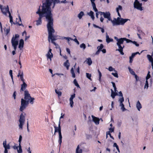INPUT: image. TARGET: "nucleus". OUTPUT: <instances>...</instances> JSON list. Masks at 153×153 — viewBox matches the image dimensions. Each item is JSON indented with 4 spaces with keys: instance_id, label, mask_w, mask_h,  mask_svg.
Returning <instances> with one entry per match:
<instances>
[{
    "instance_id": "obj_6",
    "label": "nucleus",
    "mask_w": 153,
    "mask_h": 153,
    "mask_svg": "<svg viewBox=\"0 0 153 153\" xmlns=\"http://www.w3.org/2000/svg\"><path fill=\"white\" fill-rule=\"evenodd\" d=\"M28 105V101L24 100L23 98L21 99V104L19 110L21 111H23Z\"/></svg>"
},
{
    "instance_id": "obj_41",
    "label": "nucleus",
    "mask_w": 153,
    "mask_h": 153,
    "mask_svg": "<svg viewBox=\"0 0 153 153\" xmlns=\"http://www.w3.org/2000/svg\"><path fill=\"white\" fill-rule=\"evenodd\" d=\"M62 135H59V143L60 145L62 142Z\"/></svg>"
},
{
    "instance_id": "obj_27",
    "label": "nucleus",
    "mask_w": 153,
    "mask_h": 153,
    "mask_svg": "<svg viewBox=\"0 0 153 153\" xmlns=\"http://www.w3.org/2000/svg\"><path fill=\"white\" fill-rule=\"evenodd\" d=\"M79 146L78 145L76 149V153H82V149H79Z\"/></svg>"
},
{
    "instance_id": "obj_10",
    "label": "nucleus",
    "mask_w": 153,
    "mask_h": 153,
    "mask_svg": "<svg viewBox=\"0 0 153 153\" xmlns=\"http://www.w3.org/2000/svg\"><path fill=\"white\" fill-rule=\"evenodd\" d=\"M19 35L18 34H15V36H13L11 40V42L19 43L18 39L19 38Z\"/></svg>"
},
{
    "instance_id": "obj_61",
    "label": "nucleus",
    "mask_w": 153,
    "mask_h": 153,
    "mask_svg": "<svg viewBox=\"0 0 153 153\" xmlns=\"http://www.w3.org/2000/svg\"><path fill=\"white\" fill-rule=\"evenodd\" d=\"M73 40L75 42H76L77 44V45H78L79 44V42L78 41L76 38L73 39Z\"/></svg>"
},
{
    "instance_id": "obj_3",
    "label": "nucleus",
    "mask_w": 153,
    "mask_h": 153,
    "mask_svg": "<svg viewBox=\"0 0 153 153\" xmlns=\"http://www.w3.org/2000/svg\"><path fill=\"white\" fill-rule=\"evenodd\" d=\"M128 20H130V19H123L121 18L120 17H118L117 19L114 18L113 20L111 21L113 25H123Z\"/></svg>"
},
{
    "instance_id": "obj_31",
    "label": "nucleus",
    "mask_w": 153,
    "mask_h": 153,
    "mask_svg": "<svg viewBox=\"0 0 153 153\" xmlns=\"http://www.w3.org/2000/svg\"><path fill=\"white\" fill-rule=\"evenodd\" d=\"M135 55L132 53L131 56L129 57V62L132 63L133 61V58L135 56Z\"/></svg>"
},
{
    "instance_id": "obj_23",
    "label": "nucleus",
    "mask_w": 153,
    "mask_h": 153,
    "mask_svg": "<svg viewBox=\"0 0 153 153\" xmlns=\"http://www.w3.org/2000/svg\"><path fill=\"white\" fill-rule=\"evenodd\" d=\"M136 107L137 109V110L139 111H140V109L142 108L140 102L138 101L137 102L136 104Z\"/></svg>"
},
{
    "instance_id": "obj_35",
    "label": "nucleus",
    "mask_w": 153,
    "mask_h": 153,
    "mask_svg": "<svg viewBox=\"0 0 153 153\" xmlns=\"http://www.w3.org/2000/svg\"><path fill=\"white\" fill-rule=\"evenodd\" d=\"M23 72L22 71V75L20 77V78L21 80L22 81V82L23 83V82H25V80L24 79L23 77Z\"/></svg>"
},
{
    "instance_id": "obj_5",
    "label": "nucleus",
    "mask_w": 153,
    "mask_h": 153,
    "mask_svg": "<svg viewBox=\"0 0 153 153\" xmlns=\"http://www.w3.org/2000/svg\"><path fill=\"white\" fill-rule=\"evenodd\" d=\"M99 14L101 16H103L104 18L107 19V23L108 22V21L111 22L112 19L111 16V13L109 11H106L105 12H102L99 11ZM104 18L101 16L100 19V20L101 22H103L104 20Z\"/></svg>"
},
{
    "instance_id": "obj_54",
    "label": "nucleus",
    "mask_w": 153,
    "mask_h": 153,
    "mask_svg": "<svg viewBox=\"0 0 153 153\" xmlns=\"http://www.w3.org/2000/svg\"><path fill=\"white\" fill-rule=\"evenodd\" d=\"M118 96H119V97H121L119 98H123V94L121 91H120L119 92V94Z\"/></svg>"
},
{
    "instance_id": "obj_50",
    "label": "nucleus",
    "mask_w": 153,
    "mask_h": 153,
    "mask_svg": "<svg viewBox=\"0 0 153 153\" xmlns=\"http://www.w3.org/2000/svg\"><path fill=\"white\" fill-rule=\"evenodd\" d=\"M55 92L59 96H60L61 95L62 93L60 91H59L56 90H55Z\"/></svg>"
},
{
    "instance_id": "obj_39",
    "label": "nucleus",
    "mask_w": 153,
    "mask_h": 153,
    "mask_svg": "<svg viewBox=\"0 0 153 153\" xmlns=\"http://www.w3.org/2000/svg\"><path fill=\"white\" fill-rule=\"evenodd\" d=\"M9 18L10 19V22L11 24H13L14 25H16L18 23L17 22H16V23H15L13 22L12 16H11Z\"/></svg>"
},
{
    "instance_id": "obj_34",
    "label": "nucleus",
    "mask_w": 153,
    "mask_h": 153,
    "mask_svg": "<svg viewBox=\"0 0 153 153\" xmlns=\"http://www.w3.org/2000/svg\"><path fill=\"white\" fill-rule=\"evenodd\" d=\"M2 12L5 15H6V13L7 11V7L5 8H3V9H2L1 10Z\"/></svg>"
},
{
    "instance_id": "obj_59",
    "label": "nucleus",
    "mask_w": 153,
    "mask_h": 153,
    "mask_svg": "<svg viewBox=\"0 0 153 153\" xmlns=\"http://www.w3.org/2000/svg\"><path fill=\"white\" fill-rule=\"evenodd\" d=\"M17 152L18 153H22V148H19V149H17Z\"/></svg>"
},
{
    "instance_id": "obj_37",
    "label": "nucleus",
    "mask_w": 153,
    "mask_h": 153,
    "mask_svg": "<svg viewBox=\"0 0 153 153\" xmlns=\"http://www.w3.org/2000/svg\"><path fill=\"white\" fill-rule=\"evenodd\" d=\"M111 83L112 84L113 87L114 88V91L115 92H118V91L117 90V88L115 83L113 82H111Z\"/></svg>"
},
{
    "instance_id": "obj_60",
    "label": "nucleus",
    "mask_w": 153,
    "mask_h": 153,
    "mask_svg": "<svg viewBox=\"0 0 153 153\" xmlns=\"http://www.w3.org/2000/svg\"><path fill=\"white\" fill-rule=\"evenodd\" d=\"M151 77V75L150 74H147V76L146 77V80H148Z\"/></svg>"
},
{
    "instance_id": "obj_46",
    "label": "nucleus",
    "mask_w": 153,
    "mask_h": 153,
    "mask_svg": "<svg viewBox=\"0 0 153 153\" xmlns=\"http://www.w3.org/2000/svg\"><path fill=\"white\" fill-rule=\"evenodd\" d=\"M75 97V94H74L72 95L69 99V100H73V99Z\"/></svg>"
},
{
    "instance_id": "obj_47",
    "label": "nucleus",
    "mask_w": 153,
    "mask_h": 153,
    "mask_svg": "<svg viewBox=\"0 0 153 153\" xmlns=\"http://www.w3.org/2000/svg\"><path fill=\"white\" fill-rule=\"evenodd\" d=\"M92 7H93V10H94V11H95L96 13H98V12H99L97 9V8L96 7V5H93L92 6Z\"/></svg>"
},
{
    "instance_id": "obj_22",
    "label": "nucleus",
    "mask_w": 153,
    "mask_h": 153,
    "mask_svg": "<svg viewBox=\"0 0 153 153\" xmlns=\"http://www.w3.org/2000/svg\"><path fill=\"white\" fill-rule=\"evenodd\" d=\"M88 14L91 16L92 20H94V13L92 11H91L89 13H88Z\"/></svg>"
},
{
    "instance_id": "obj_26",
    "label": "nucleus",
    "mask_w": 153,
    "mask_h": 153,
    "mask_svg": "<svg viewBox=\"0 0 153 153\" xmlns=\"http://www.w3.org/2000/svg\"><path fill=\"white\" fill-rule=\"evenodd\" d=\"M84 13L83 11H81L78 15L77 17L80 19H81L83 16L84 15Z\"/></svg>"
},
{
    "instance_id": "obj_7",
    "label": "nucleus",
    "mask_w": 153,
    "mask_h": 153,
    "mask_svg": "<svg viewBox=\"0 0 153 153\" xmlns=\"http://www.w3.org/2000/svg\"><path fill=\"white\" fill-rule=\"evenodd\" d=\"M142 4L140 3L138 0H135L134 3V7L137 10L142 11L143 10V7L142 6Z\"/></svg>"
},
{
    "instance_id": "obj_36",
    "label": "nucleus",
    "mask_w": 153,
    "mask_h": 153,
    "mask_svg": "<svg viewBox=\"0 0 153 153\" xmlns=\"http://www.w3.org/2000/svg\"><path fill=\"white\" fill-rule=\"evenodd\" d=\"M116 11L117 12V13H118L119 12V10H122V7L120 5H119L118 7H117L116 9Z\"/></svg>"
},
{
    "instance_id": "obj_16",
    "label": "nucleus",
    "mask_w": 153,
    "mask_h": 153,
    "mask_svg": "<svg viewBox=\"0 0 153 153\" xmlns=\"http://www.w3.org/2000/svg\"><path fill=\"white\" fill-rule=\"evenodd\" d=\"M111 97L113 99H114L115 96L118 95V94L117 93L118 92H114L112 89H111Z\"/></svg>"
},
{
    "instance_id": "obj_15",
    "label": "nucleus",
    "mask_w": 153,
    "mask_h": 153,
    "mask_svg": "<svg viewBox=\"0 0 153 153\" xmlns=\"http://www.w3.org/2000/svg\"><path fill=\"white\" fill-rule=\"evenodd\" d=\"M24 40L22 39H21L20 40L19 48L20 50H21L23 48L24 46Z\"/></svg>"
},
{
    "instance_id": "obj_8",
    "label": "nucleus",
    "mask_w": 153,
    "mask_h": 153,
    "mask_svg": "<svg viewBox=\"0 0 153 153\" xmlns=\"http://www.w3.org/2000/svg\"><path fill=\"white\" fill-rule=\"evenodd\" d=\"M25 121V117L23 114V113H22L20 115L19 120V127L20 128L22 129L23 128V126L24 124Z\"/></svg>"
},
{
    "instance_id": "obj_14",
    "label": "nucleus",
    "mask_w": 153,
    "mask_h": 153,
    "mask_svg": "<svg viewBox=\"0 0 153 153\" xmlns=\"http://www.w3.org/2000/svg\"><path fill=\"white\" fill-rule=\"evenodd\" d=\"M27 85L25 82H23V84L21 85V88L20 89V91H25L26 88L27 87Z\"/></svg>"
},
{
    "instance_id": "obj_40",
    "label": "nucleus",
    "mask_w": 153,
    "mask_h": 153,
    "mask_svg": "<svg viewBox=\"0 0 153 153\" xmlns=\"http://www.w3.org/2000/svg\"><path fill=\"white\" fill-rule=\"evenodd\" d=\"M80 47L81 48H82L83 50H84L86 48L85 45L84 43H82L80 45Z\"/></svg>"
},
{
    "instance_id": "obj_53",
    "label": "nucleus",
    "mask_w": 153,
    "mask_h": 153,
    "mask_svg": "<svg viewBox=\"0 0 153 153\" xmlns=\"http://www.w3.org/2000/svg\"><path fill=\"white\" fill-rule=\"evenodd\" d=\"M7 12H8V13H9V17H10L11 16H11V13H10V11H9V7H8V6H7Z\"/></svg>"
},
{
    "instance_id": "obj_1",
    "label": "nucleus",
    "mask_w": 153,
    "mask_h": 153,
    "mask_svg": "<svg viewBox=\"0 0 153 153\" xmlns=\"http://www.w3.org/2000/svg\"><path fill=\"white\" fill-rule=\"evenodd\" d=\"M43 0H42L41 11L39 7L38 11L36 12V13L38 14L39 16L38 20L36 21V25L38 26L41 25L42 23V18L45 17L46 21L48 22L47 27L48 31L53 28V19L51 7L52 2L51 0H46L45 2H43Z\"/></svg>"
},
{
    "instance_id": "obj_64",
    "label": "nucleus",
    "mask_w": 153,
    "mask_h": 153,
    "mask_svg": "<svg viewBox=\"0 0 153 153\" xmlns=\"http://www.w3.org/2000/svg\"><path fill=\"white\" fill-rule=\"evenodd\" d=\"M66 50L67 52L68 53V54H71L69 48H67L66 49Z\"/></svg>"
},
{
    "instance_id": "obj_12",
    "label": "nucleus",
    "mask_w": 153,
    "mask_h": 153,
    "mask_svg": "<svg viewBox=\"0 0 153 153\" xmlns=\"http://www.w3.org/2000/svg\"><path fill=\"white\" fill-rule=\"evenodd\" d=\"M52 49L50 48L49 50L46 54V56L48 59H50V60H51V58L53 57V54L51 53Z\"/></svg>"
},
{
    "instance_id": "obj_20",
    "label": "nucleus",
    "mask_w": 153,
    "mask_h": 153,
    "mask_svg": "<svg viewBox=\"0 0 153 153\" xmlns=\"http://www.w3.org/2000/svg\"><path fill=\"white\" fill-rule=\"evenodd\" d=\"M122 39L123 40V41H122V42L121 43V45H123V44L124 41H126L127 43L131 42H132V40L129 39H127L126 38H123Z\"/></svg>"
},
{
    "instance_id": "obj_4",
    "label": "nucleus",
    "mask_w": 153,
    "mask_h": 153,
    "mask_svg": "<svg viewBox=\"0 0 153 153\" xmlns=\"http://www.w3.org/2000/svg\"><path fill=\"white\" fill-rule=\"evenodd\" d=\"M114 39L117 42L116 45L118 47V48L116 50V51H118L120 54L122 55L124 54V53L123 52V49L124 48V45H121V43L123 41V38L118 39L117 37L114 36Z\"/></svg>"
},
{
    "instance_id": "obj_32",
    "label": "nucleus",
    "mask_w": 153,
    "mask_h": 153,
    "mask_svg": "<svg viewBox=\"0 0 153 153\" xmlns=\"http://www.w3.org/2000/svg\"><path fill=\"white\" fill-rule=\"evenodd\" d=\"M71 73L72 74V76L73 78H75V75L74 71L73 68H72L71 70Z\"/></svg>"
},
{
    "instance_id": "obj_57",
    "label": "nucleus",
    "mask_w": 153,
    "mask_h": 153,
    "mask_svg": "<svg viewBox=\"0 0 153 153\" xmlns=\"http://www.w3.org/2000/svg\"><path fill=\"white\" fill-rule=\"evenodd\" d=\"M114 127H113V128L111 127V128H109V131H110V132H114Z\"/></svg>"
},
{
    "instance_id": "obj_48",
    "label": "nucleus",
    "mask_w": 153,
    "mask_h": 153,
    "mask_svg": "<svg viewBox=\"0 0 153 153\" xmlns=\"http://www.w3.org/2000/svg\"><path fill=\"white\" fill-rule=\"evenodd\" d=\"M92 7H93V10H94V11H95L96 13H98V12H99L97 9V8L96 7V5H93L92 6Z\"/></svg>"
},
{
    "instance_id": "obj_44",
    "label": "nucleus",
    "mask_w": 153,
    "mask_h": 153,
    "mask_svg": "<svg viewBox=\"0 0 153 153\" xmlns=\"http://www.w3.org/2000/svg\"><path fill=\"white\" fill-rule=\"evenodd\" d=\"M98 72L99 74V81L100 82H101V77L102 76V74L99 70H98Z\"/></svg>"
},
{
    "instance_id": "obj_30",
    "label": "nucleus",
    "mask_w": 153,
    "mask_h": 153,
    "mask_svg": "<svg viewBox=\"0 0 153 153\" xmlns=\"http://www.w3.org/2000/svg\"><path fill=\"white\" fill-rule=\"evenodd\" d=\"M66 39L68 41V42L70 41V40H73V39H72V38L70 37H62V39Z\"/></svg>"
},
{
    "instance_id": "obj_58",
    "label": "nucleus",
    "mask_w": 153,
    "mask_h": 153,
    "mask_svg": "<svg viewBox=\"0 0 153 153\" xmlns=\"http://www.w3.org/2000/svg\"><path fill=\"white\" fill-rule=\"evenodd\" d=\"M134 44L136 46L138 47L139 46V44L137 43V42L135 41H132L131 42Z\"/></svg>"
},
{
    "instance_id": "obj_33",
    "label": "nucleus",
    "mask_w": 153,
    "mask_h": 153,
    "mask_svg": "<svg viewBox=\"0 0 153 153\" xmlns=\"http://www.w3.org/2000/svg\"><path fill=\"white\" fill-rule=\"evenodd\" d=\"M128 69L130 72V73L132 75H135V73L134 72L133 70L131 68L129 67H128Z\"/></svg>"
},
{
    "instance_id": "obj_63",
    "label": "nucleus",
    "mask_w": 153,
    "mask_h": 153,
    "mask_svg": "<svg viewBox=\"0 0 153 153\" xmlns=\"http://www.w3.org/2000/svg\"><path fill=\"white\" fill-rule=\"evenodd\" d=\"M114 69L111 66L109 67L108 69V70L110 71H113Z\"/></svg>"
},
{
    "instance_id": "obj_55",
    "label": "nucleus",
    "mask_w": 153,
    "mask_h": 153,
    "mask_svg": "<svg viewBox=\"0 0 153 153\" xmlns=\"http://www.w3.org/2000/svg\"><path fill=\"white\" fill-rule=\"evenodd\" d=\"M13 71L12 70H10L9 71V74L11 77V79H13Z\"/></svg>"
},
{
    "instance_id": "obj_17",
    "label": "nucleus",
    "mask_w": 153,
    "mask_h": 153,
    "mask_svg": "<svg viewBox=\"0 0 153 153\" xmlns=\"http://www.w3.org/2000/svg\"><path fill=\"white\" fill-rule=\"evenodd\" d=\"M7 141L6 140H5L3 142V145L4 149L5 148L6 149H10V146L9 144L7 145Z\"/></svg>"
},
{
    "instance_id": "obj_13",
    "label": "nucleus",
    "mask_w": 153,
    "mask_h": 153,
    "mask_svg": "<svg viewBox=\"0 0 153 153\" xmlns=\"http://www.w3.org/2000/svg\"><path fill=\"white\" fill-rule=\"evenodd\" d=\"M91 117L92 118V120L96 125H98L99 124L100 119L93 115H92Z\"/></svg>"
},
{
    "instance_id": "obj_21",
    "label": "nucleus",
    "mask_w": 153,
    "mask_h": 153,
    "mask_svg": "<svg viewBox=\"0 0 153 153\" xmlns=\"http://www.w3.org/2000/svg\"><path fill=\"white\" fill-rule=\"evenodd\" d=\"M60 129H61V127L60 126V119L59 120V124H58V126L56 127V126H54V128H55V133L57 132H58V130H59V128Z\"/></svg>"
},
{
    "instance_id": "obj_52",
    "label": "nucleus",
    "mask_w": 153,
    "mask_h": 153,
    "mask_svg": "<svg viewBox=\"0 0 153 153\" xmlns=\"http://www.w3.org/2000/svg\"><path fill=\"white\" fill-rule=\"evenodd\" d=\"M111 74L116 77L118 78V74L117 72L112 73Z\"/></svg>"
},
{
    "instance_id": "obj_45",
    "label": "nucleus",
    "mask_w": 153,
    "mask_h": 153,
    "mask_svg": "<svg viewBox=\"0 0 153 153\" xmlns=\"http://www.w3.org/2000/svg\"><path fill=\"white\" fill-rule=\"evenodd\" d=\"M106 134H107V135H109L110 137L112 139H114V138L111 135V134L110 133V131H107L106 132Z\"/></svg>"
},
{
    "instance_id": "obj_24",
    "label": "nucleus",
    "mask_w": 153,
    "mask_h": 153,
    "mask_svg": "<svg viewBox=\"0 0 153 153\" xmlns=\"http://www.w3.org/2000/svg\"><path fill=\"white\" fill-rule=\"evenodd\" d=\"M64 66L67 69H68L70 66V63L69 62L68 60H67L64 63Z\"/></svg>"
},
{
    "instance_id": "obj_56",
    "label": "nucleus",
    "mask_w": 153,
    "mask_h": 153,
    "mask_svg": "<svg viewBox=\"0 0 153 153\" xmlns=\"http://www.w3.org/2000/svg\"><path fill=\"white\" fill-rule=\"evenodd\" d=\"M70 104L71 107L72 108L74 104V102L73 100H69Z\"/></svg>"
},
{
    "instance_id": "obj_25",
    "label": "nucleus",
    "mask_w": 153,
    "mask_h": 153,
    "mask_svg": "<svg viewBox=\"0 0 153 153\" xmlns=\"http://www.w3.org/2000/svg\"><path fill=\"white\" fill-rule=\"evenodd\" d=\"M35 100V99L33 97H31L29 99H28L27 100V101H28V104L29 102L31 105L33 104L34 101Z\"/></svg>"
},
{
    "instance_id": "obj_28",
    "label": "nucleus",
    "mask_w": 153,
    "mask_h": 153,
    "mask_svg": "<svg viewBox=\"0 0 153 153\" xmlns=\"http://www.w3.org/2000/svg\"><path fill=\"white\" fill-rule=\"evenodd\" d=\"M12 46L13 48L14 51H16L17 48V45L18 44V43H11Z\"/></svg>"
},
{
    "instance_id": "obj_38",
    "label": "nucleus",
    "mask_w": 153,
    "mask_h": 153,
    "mask_svg": "<svg viewBox=\"0 0 153 153\" xmlns=\"http://www.w3.org/2000/svg\"><path fill=\"white\" fill-rule=\"evenodd\" d=\"M103 45L102 44H100V46H98L97 47V48L100 51H101L102 50V49L103 48Z\"/></svg>"
},
{
    "instance_id": "obj_51",
    "label": "nucleus",
    "mask_w": 153,
    "mask_h": 153,
    "mask_svg": "<svg viewBox=\"0 0 153 153\" xmlns=\"http://www.w3.org/2000/svg\"><path fill=\"white\" fill-rule=\"evenodd\" d=\"M146 87V89H147L149 87V84L148 80H146V83L145 84L144 88H145Z\"/></svg>"
},
{
    "instance_id": "obj_42",
    "label": "nucleus",
    "mask_w": 153,
    "mask_h": 153,
    "mask_svg": "<svg viewBox=\"0 0 153 153\" xmlns=\"http://www.w3.org/2000/svg\"><path fill=\"white\" fill-rule=\"evenodd\" d=\"M74 84L77 87H80L79 86L78 84V83L77 81L76 80V79H75L74 80Z\"/></svg>"
},
{
    "instance_id": "obj_18",
    "label": "nucleus",
    "mask_w": 153,
    "mask_h": 153,
    "mask_svg": "<svg viewBox=\"0 0 153 153\" xmlns=\"http://www.w3.org/2000/svg\"><path fill=\"white\" fill-rule=\"evenodd\" d=\"M86 62L89 65H91L92 63V61L91 58H87L85 62Z\"/></svg>"
},
{
    "instance_id": "obj_9",
    "label": "nucleus",
    "mask_w": 153,
    "mask_h": 153,
    "mask_svg": "<svg viewBox=\"0 0 153 153\" xmlns=\"http://www.w3.org/2000/svg\"><path fill=\"white\" fill-rule=\"evenodd\" d=\"M124 101V98H119L118 101L120 103L119 106L121 107V109L122 111L124 112L127 110L124 107V105L123 103V102Z\"/></svg>"
},
{
    "instance_id": "obj_43",
    "label": "nucleus",
    "mask_w": 153,
    "mask_h": 153,
    "mask_svg": "<svg viewBox=\"0 0 153 153\" xmlns=\"http://www.w3.org/2000/svg\"><path fill=\"white\" fill-rule=\"evenodd\" d=\"M86 76L87 78L90 80H91V74L88 73H86Z\"/></svg>"
},
{
    "instance_id": "obj_62",
    "label": "nucleus",
    "mask_w": 153,
    "mask_h": 153,
    "mask_svg": "<svg viewBox=\"0 0 153 153\" xmlns=\"http://www.w3.org/2000/svg\"><path fill=\"white\" fill-rule=\"evenodd\" d=\"M22 137L21 135H20L19 136V143H21L22 140Z\"/></svg>"
},
{
    "instance_id": "obj_29",
    "label": "nucleus",
    "mask_w": 153,
    "mask_h": 153,
    "mask_svg": "<svg viewBox=\"0 0 153 153\" xmlns=\"http://www.w3.org/2000/svg\"><path fill=\"white\" fill-rule=\"evenodd\" d=\"M147 56L149 62L151 63L153 62V59L151 56L149 55H147Z\"/></svg>"
},
{
    "instance_id": "obj_19",
    "label": "nucleus",
    "mask_w": 153,
    "mask_h": 153,
    "mask_svg": "<svg viewBox=\"0 0 153 153\" xmlns=\"http://www.w3.org/2000/svg\"><path fill=\"white\" fill-rule=\"evenodd\" d=\"M106 42L107 43H109L110 42L113 41V39L111 38H110L107 34L106 36Z\"/></svg>"
},
{
    "instance_id": "obj_11",
    "label": "nucleus",
    "mask_w": 153,
    "mask_h": 153,
    "mask_svg": "<svg viewBox=\"0 0 153 153\" xmlns=\"http://www.w3.org/2000/svg\"><path fill=\"white\" fill-rule=\"evenodd\" d=\"M31 97L29 93V91L27 90H25L24 99L27 100L30 98H31Z\"/></svg>"
},
{
    "instance_id": "obj_2",
    "label": "nucleus",
    "mask_w": 153,
    "mask_h": 153,
    "mask_svg": "<svg viewBox=\"0 0 153 153\" xmlns=\"http://www.w3.org/2000/svg\"><path fill=\"white\" fill-rule=\"evenodd\" d=\"M52 29H51L48 31V40L49 42H50V40L51 39V42L53 44L56 46V47L58 46L59 48L60 47L59 45L54 42V41L58 39L57 37L58 36L53 34V33L55 32V30L53 28Z\"/></svg>"
},
{
    "instance_id": "obj_49",
    "label": "nucleus",
    "mask_w": 153,
    "mask_h": 153,
    "mask_svg": "<svg viewBox=\"0 0 153 153\" xmlns=\"http://www.w3.org/2000/svg\"><path fill=\"white\" fill-rule=\"evenodd\" d=\"M92 7H93V10H94V11H95L96 13H98V12H99L97 9V8L96 7V5H93L92 6Z\"/></svg>"
}]
</instances>
